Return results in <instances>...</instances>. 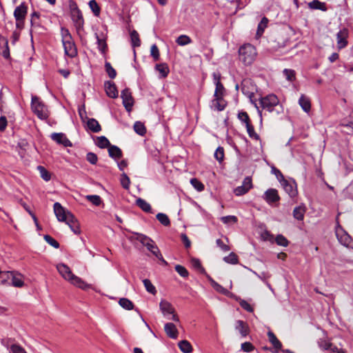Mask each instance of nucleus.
Segmentation results:
<instances>
[{"label":"nucleus","instance_id":"nucleus-47","mask_svg":"<svg viewBox=\"0 0 353 353\" xmlns=\"http://www.w3.org/2000/svg\"><path fill=\"white\" fill-rule=\"evenodd\" d=\"M283 74L285 79L289 81H294L296 79L295 71L291 69H284Z\"/></svg>","mask_w":353,"mask_h":353},{"label":"nucleus","instance_id":"nucleus-15","mask_svg":"<svg viewBox=\"0 0 353 353\" xmlns=\"http://www.w3.org/2000/svg\"><path fill=\"white\" fill-rule=\"evenodd\" d=\"M135 234L137 236L136 239L140 241L144 246H145L149 251H150L152 248H155V244L150 238L139 233H136Z\"/></svg>","mask_w":353,"mask_h":353},{"label":"nucleus","instance_id":"nucleus-46","mask_svg":"<svg viewBox=\"0 0 353 353\" xmlns=\"http://www.w3.org/2000/svg\"><path fill=\"white\" fill-rule=\"evenodd\" d=\"M157 219L162 225L165 226H168L170 224V219L165 214L158 213L157 214Z\"/></svg>","mask_w":353,"mask_h":353},{"label":"nucleus","instance_id":"nucleus-50","mask_svg":"<svg viewBox=\"0 0 353 353\" xmlns=\"http://www.w3.org/2000/svg\"><path fill=\"white\" fill-rule=\"evenodd\" d=\"M223 261L228 263L236 264L238 263V256L235 253L231 252L228 256L223 258Z\"/></svg>","mask_w":353,"mask_h":353},{"label":"nucleus","instance_id":"nucleus-26","mask_svg":"<svg viewBox=\"0 0 353 353\" xmlns=\"http://www.w3.org/2000/svg\"><path fill=\"white\" fill-rule=\"evenodd\" d=\"M299 103L303 111L305 112H310L311 109V103L308 97H305L304 94H301L299 100Z\"/></svg>","mask_w":353,"mask_h":353},{"label":"nucleus","instance_id":"nucleus-52","mask_svg":"<svg viewBox=\"0 0 353 353\" xmlns=\"http://www.w3.org/2000/svg\"><path fill=\"white\" fill-rule=\"evenodd\" d=\"M245 127H246L247 132L251 139H254L256 140L259 139V136L255 132L254 128L251 123L248 124Z\"/></svg>","mask_w":353,"mask_h":353},{"label":"nucleus","instance_id":"nucleus-7","mask_svg":"<svg viewBox=\"0 0 353 353\" xmlns=\"http://www.w3.org/2000/svg\"><path fill=\"white\" fill-rule=\"evenodd\" d=\"M279 100L275 94H268L266 97H261L260 99V105L263 109L269 112H272L274 108L278 105Z\"/></svg>","mask_w":353,"mask_h":353},{"label":"nucleus","instance_id":"nucleus-23","mask_svg":"<svg viewBox=\"0 0 353 353\" xmlns=\"http://www.w3.org/2000/svg\"><path fill=\"white\" fill-rule=\"evenodd\" d=\"M235 329L239 332L243 337H245L248 334V326L246 323L241 320H238L236 321Z\"/></svg>","mask_w":353,"mask_h":353},{"label":"nucleus","instance_id":"nucleus-33","mask_svg":"<svg viewBox=\"0 0 353 353\" xmlns=\"http://www.w3.org/2000/svg\"><path fill=\"white\" fill-rule=\"evenodd\" d=\"M305 212V208L304 206L296 207L293 210V216L299 221H302L304 219Z\"/></svg>","mask_w":353,"mask_h":353},{"label":"nucleus","instance_id":"nucleus-45","mask_svg":"<svg viewBox=\"0 0 353 353\" xmlns=\"http://www.w3.org/2000/svg\"><path fill=\"white\" fill-rule=\"evenodd\" d=\"M89 7L94 13V16L99 17L100 14L101 9L96 0H91L89 2Z\"/></svg>","mask_w":353,"mask_h":353},{"label":"nucleus","instance_id":"nucleus-18","mask_svg":"<svg viewBox=\"0 0 353 353\" xmlns=\"http://www.w3.org/2000/svg\"><path fill=\"white\" fill-rule=\"evenodd\" d=\"M68 216H68V219L65 221V223L70 227L71 230L74 234H80L81 230L77 220L73 214H69Z\"/></svg>","mask_w":353,"mask_h":353},{"label":"nucleus","instance_id":"nucleus-35","mask_svg":"<svg viewBox=\"0 0 353 353\" xmlns=\"http://www.w3.org/2000/svg\"><path fill=\"white\" fill-rule=\"evenodd\" d=\"M155 68L159 72L161 78L166 77L170 72L169 68L166 63L157 64Z\"/></svg>","mask_w":353,"mask_h":353},{"label":"nucleus","instance_id":"nucleus-2","mask_svg":"<svg viewBox=\"0 0 353 353\" xmlns=\"http://www.w3.org/2000/svg\"><path fill=\"white\" fill-rule=\"evenodd\" d=\"M257 55L255 47L250 43L244 44L239 49V59L245 65H251Z\"/></svg>","mask_w":353,"mask_h":353},{"label":"nucleus","instance_id":"nucleus-51","mask_svg":"<svg viewBox=\"0 0 353 353\" xmlns=\"http://www.w3.org/2000/svg\"><path fill=\"white\" fill-rule=\"evenodd\" d=\"M216 88L214 94V97H223L224 92V87L223 85L221 83V81H217V83L215 84Z\"/></svg>","mask_w":353,"mask_h":353},{"label":"nucleus","instance_id":"nucleus-5","mask_svg":"<svg viewBox=\"0 0 353 353\" xmlns=\"http://www.w3.org/2000/svg\"><path fill=\"white\" fill-rule=\"evenodd\" d=\"M335 234L341 245L345 247H350L352 244L353 245L352 238L345 231L339 221L336 222L335 227Z\"/></svg>","mask_w":353,"mask_h":353},{"label":"nucleus","instance_id":"nucleus-43","mask_svg":"<svg viewBox=\"0 0 353 353\" xmlns=\"http://www.w3.org/2000/svg\"><path fill=\"white\" fill-rule=\"evenodd\" d=\"M95 37L97 39V42L98 45V49L102 53H105L107 49V43L103 39L99 38V35L95 33Z\"/></svg>","mask_w":353,"mask_h":353},{"label":"nucleus","instance_id":"nucleus-62","mask_svg":"<svg viewBox=\"0 0 353 353\" xmlns=\"http://www.w3.org/2000/svg\"><path fill=\"white\" fill-rule=\"evenodd\" d=\"M86 160L92 165H95L97 163L98 157L96 154L93 152H88L86 155Z\"/></svg>","mask_w":353,"mask_h":353},{"label":"nucleus","instance_id":"nucleus-25","mask_svg":"<svg viewBox=\"0 0 353 353\" xmlns=\"http://www.w3.org/2000/svg\"><path fill=\"white\" fill-rule=\"evenodd\" d=\"M226 103L223 99V97H214L212 101V108L218 111H222L224 110Z\"/></svg>","mask_w":353,"mask_h":353},{"label":"nucleus","instance_id":"nucleus-16","mask_svg":"<svg viewBox=\"0 0 353 353\" xmlns=\"http://www.w3.org/2000/svg\"><path fill=\"white\" fill-rule=\"evenodd\" d=\"M9 278L12 276V285L17 288H21L24 285L22 276L20 274H15L14 272H6L4 273Z\"/></svg>","mask_w":353,"mask_h":353},{"label":"nucleus","instance_id":"nucleus-42","mask_svg":"<svg viewBox=\"0 0 353 353\" xmlns=\"http://www.w3.org/2000/svg\"><path fill=\"white\" fill-rule=\"evenodd\" d=\"M268 23V19L266 17H263L261 22L258 25L256 34L258 36H261L264 32V30L267 27Z\"/></svg>","mask_w":353,"mask_h":353},{"label":"nucleus","instance_id":"nucleus-61","mask_svg":"<svg viewBox=\"0 0 353 353\" xmlns=\"http://www.w3.org/2000/svg\"><path fill=\"white\" fill-rule=\"evenodd\" d=\"M221 221L223 223L228 224L229 223H236L237 222V217L232 215L222 216L221 218Z\"/></svg>","mask_w":353,"mask_h":353},{"label":"nucleus","instance_id":"nucleus-64","mask_svg":"<svg viewBox=\"0 0 353 353\" xmlns=\"http://www.w3.org/2000/svg\"><path fill=\"white\" fill-rule=\"evenodd\" d=\"M155 248L151 249L150 252L157 256L159 260H161L163 263L165 264H167L166 261L164 260V259L162 256V254L160 252V250H159L158 247L154 245Z\"/></svg>","mask_w":353,"mask_h":353},{"label":"nucleus","instance_id":"nucleus-20","mask_svg":"<svg viewBox=\"0 0 353 353\" xmlns=\"http://www.w3.org/2000/svg\"><path fill=\"white\" fill-rule=\"evenodd\" d=\"M164 330L166 334L171 339H176L178 336V330L175 325L172 323H167L164 325Z\"/></svg>","mask_w":353,"mask_h":353},{"label":"nucleus","instance_id":"nucleus-30","mask_svg":"<svg viewBox=\"0 0 353 353\" xmlns=\"http://www.w3.org/2000/svg\"><path fill=\"white\" fill-rule=\"evenodd\" d=\"M88 128L93 132H99L101 128L99 122L94 119H89L87 122Z\"/></svg>","mask_w":353,"mask_h":353},{"label":"nucleus","instance_id":"nucleus-32","mask_svg":"<svg viewBox=\"0 0 353 353\" xmlns=\"http://www.w3.org/2000/svg\"><path fill=\"white\" fill-rule=\"evenodd\" d=\"M179 348L183 353H190L192 351V346L187 340H183L178 343Z\"/></svg>","mask_w":353,"mask_h":353},{"label":"nucleus","instance_id":"nucleus-6","mask_svg":"<svg viewBox=\"0 0 353 353\" xmlns=\"http://www.w3.org/2000/svg\"><path fill=\"white\" fill-rule=\"evenodd\" d=\"M71 19L77 29L83 28L84 21L83 15L80 10L78 8L75 3H72L70 5Z\"/></svg>","mask_w":353,"mask_h":353},{"label":"nucleus","instance_id":"nucleus-58","mask_svg":"<svg viewBox=\"0 0 353 353\" xmlns=\"http://www.w3.org/2000/svg\"><path fill=\"white\" fill-rule=\"evenodd\" d=\"M214 158L219 161L221 162L224 158V150L222 147H219L214 152Z\"/></svg>","mask_w":353,"mask_h":353},{"label":"nucleus","instance_id":"nucleus-3","mask_svg":"<svg viewBox=\"0 0 353 353\" xmlns=\"http://www.w3.org/2000/svg\"><path fill=\"white\" fill-rule=\"evenodd\" d=\"M275 174L277 179L281 183L285 192L291 197L294 198L297 195L296 184L294 181H288L285 179L283 174L279 170H275Z\"/></svg>","mask_w":353,"mask_h":353},{"label":"nucleus","instance_id":"nucleus-12","mask_svg":"<svg viewBox=\"0 0 353 353\" xmlns=\"http://www.w3.org/2000/svg\"><path fill=\"white\" fill-rule=\"evenodd\" d=\"M121 97L123 100V104L128 112H130L134 104V100L132 93L128 88L122 90Z\"/></svg>","mask_w":353,"mask_h":353},{"label":"nucleus","instance_id":"nucleus-59","mask_svg":"<svg viewBox=\"0 0 353 353\" xmlns=\"http://www.w3.org/2000/svg\"><path fill=\"white\" fill-rule=\"evenodd\" d=\"M176 272L182 277H187L188 276V272L185 268L181 265H176L174 268Z\"/></svg>","mask_w":353,"mask_h":353},{"label":"nucleus","instance_id":"nucleus-34","mask_svg":"<svg viewBox=\"0 0 353 353\" xmlns=\"http://www.w3.org/2000/svg\"><path fill=\"white\" fill-rule=\"evenodd\" d=\"M346 34L344 31H339L336 34L337 44L339 48L341 49L346 46L347 41L345 39Z\"/></svg>","mask_w":353,"mask_h":353},{"label":"nucleus","instance_id":"nucleus-24","mask_svg":"<svg viewBox=\"0 0 353 353\" xmlns=\"http://www.w3.org/2000/svg\"><path fill=\"white\" fill-rule=\"evenodd\" d=\"M64 48V52L65 54L73 58L77 56V50L76 48V46L74 44V42L72 43H68L65 45H63Z\"/></svg>","mask_w":353,"mask_h":353},{"label":"nucleus","instance_id":"nucleus-48","mask_svg":"<svg viewBox=\"0 0 353 353\" xmlns=\"http://www.w3.org/2000/svg\"><path fill=\"white\" fill-rule=\"evenodd\" d=\"M85 198L96 206L100 205L102 203L101 199L99 195H87Z\"/></svg>","mask_w":353,"mask_h":353},{"label":"nucleus","instance_id":"nucleus-36","mask_svg":"<svg viewBox=\"0 0 353 353\" xmlns=\"http://www.w3.org/2000/svg\"><path fill=\"white\" fill-rule=\"evenodd\" d=\"M130 40L133 48L139 47L141 46L139 33L134 30L130 32Z\"/></svg>","mask_w":353,"mask_h":353},{"label":"nucleus","instance_id":"nucleus-37","mask_svg":"<svg viewBox=\"0 0 353 353\" xmlns=\"http://www.w3.org/2000/svg\"><path fill=\"white\" fill-rule=\"evenodd\" d=\"M119 304L121 307L128 310H132L134 307V304L132 302L126 298L120 299L119 301Z\"/></svg>","mask_w":353,"mask_h":353},{"label":"nucleus","instance_id":"nucleus-63","mask_svg":"<svg viewBox=\"0 0 353 353\" xmlns=\"http://www.w3.org/2000/svg\"><path fill=\"white\" fill-rule=\"evenodd\" d=\"M155 248L151 249L150 252L157 256L159 260H161L163 263L165 264H167L166 261L164 260V259L162 256V254L160 252V250H159L158 247L154 245Z\"/></svg>","mask_w":353,"mask_h":353},{"label":"nucleus","instance_id":"nucleus-9","mask_svg":"<svg viewBox=\"0 0 353 353\" xmlns=\"http://www.w3.org/2000/svg\"><path fill=\"white\" fill-rule=\"evenodd\" d=\"M317 345L322 351H330L333 353H345L343 349H339L334 345L330 339H319L317 341Z\"/></svg>","mask_w":353,"mask_h":353},{"label":"nucleus","instance_id":"nucleus-29","mask_svg":"<svg viewBox=\"0 0 353 353\" xmlns=\"http://www.w3.org/2000/svg\"><path fill=\"white\" fill-rule=\"evenodd\" d=\"M308 7L312 10H320L322 11H326V5L323 2H321L319 0H314L308 3Z\"/></svg>","mask_w":353,"mask_h":353},{"label":"nucleus","instance_id":"nucleus-1","mask_svg":"<svg viewBox=\"0 0 353 353\" xmlns=\"http://www.w3.org/2000/svg\"><path fill=\"white\" fill-rule=\"evenodd\" d=\"M57 269L62 277L70 282L72 285L82 290L90 288L91 285L86 283L80 277L74 275L67 265L64 263H59L57 265Z\"/></svg>","mask_w":353,"mask_h":353},{"label":"nucleus","instance_id":"nucleus-13","mask_svg":"<svg viewBox=\"0 0 353 353\" xmlns=\"http://www.w3.org/2000/svg\"><path fill=\"white\" fill-rule=\"evenodd\" d=\"M50 137L54 141L65 147H71L72 145L71 141L63 133L54 132L50 135Z\"/></svg>","mask_w":353,"mask_h":353},{"label":"nucleus","instance_id":"nucleus-41","mask_svg":"<svg viewBox=\"0 0 353 353\" xmlns=\"http://www.w3.org/2000/svg\"><path fill=\"white\" fill-rule=\"evenodd\" d=\"M143 283L144 285V287L147 292L152 294H155L157 293L156 288L153 285V284L151 283V281L148 279H145L143 280Z\"/></svg>","mask_w":353,"mask_h":353},{"label":"nucleus","instance_id":"nucleus-28","mask_svg":"<svg viewBox=\"0 0 353 353\" xmlns=\"http://www.w3.org/2000/svg\"><path fill=\"white\" fill-rule=\"evenodd\" d=\"M109 156L113 159H117L122 157L121 150L116 145H110L108 148Z\"/></svg>","mask_w":353,"mask_h":353},{"label":"nucleus","instance_id":"nucleus-4","mask_svg":"<svg viewBox=\"0 0 353 353\" xmlns=\"http://www.w3.org/2000/svg\"><path fill=\"white\" fill-rule=\"evenodd\" d=\"M31 109L41 119H46L48 117L46 106L37 96H32Z\"/></svg>","mask_w":353,"mask_h":353},{"label":"nucleus","instance_id":"nucleus-10","mask_svg":"<svg viewBox=\"0 0 353 353\" xmlns=\"http://www.w3.org/2000/svg\"><path fill=\"white\" fill-rule=\"evenodd\" d=\"M54 212L57 220L61 222H65L68 219V215L72 214L70 212L65 210L58 202L54 204Z\"/></svg>","mask_w":353,"mask_h":353},{"label":"nucleus","instance_id":"nucleus-11","mask_svg":"<svg viewBox=\"0 0 353 353\" xmlns=\"http://www.w3.org/2000/svg\"><path fill=\"white\" fill-rule=\"evenodd\" d=\"M252 188V179L250 176H247L244 179L243 184L234 190V192L236 196H241L246 194Z\"/></svg>","mask_w":353,"mask_h":353},{"label":"nucleus","instance_id":"nucleus-17","mask_svg":"<svg viewBox=\"0 0 353 353\" xmlns=\"http://www.w3.org/2000/svg\"><path fill=\"white\" fill-rule=\"evenodd\" d=\"M265 200L269 203H273L276 201H279L280 199V197L278 194V192L275 189H268L265 192L264 195Z\"/></svg>","mask_w":353,"mask_h":353},{"label":"nucleus","instance_id":"nucleus-27","mask_svg":"<svg viewBox=\"0 0 353 353\" xmlns=\"http://www.w3.org/2000/svg\"><path fill=\"white\" fill-rule=\"evenodd\" d=\"M61 40L63 45L74 42L69 30L65 28H61Z\"/></svg>","mask_w":353,"mask_h":353},{"label":"nucleus","instance_id":"nucleus-14","mask_svg":"<svg viewBox=\"0 0 353 353\" xmlns=\"http://www.w3.org/2000/svg\"><path fill=\"white\" fill-rule=\"evenodd\" d=\"M28 12V7L25 3H21L14 11V17L16 21L24 20Z\"/></svg>","mask_w":353,"mask_h":353},{"label":"nucleus","instance_id":"nucleus-38","mask_svg":"<svg viewBox=\"0 0 353 353\" xmlns=\"http://www.w3.org/2000/svg\"><path fill=\"white\" fill-rule=\"evenodd\" d=\"M176 42L179 46H183L191 43L192 40L188 35L182 34L176 39Z\"/></svg>","mask_w":353,"mask_h":353},{"label":"nucleus","instance_id":"nucleus-21","mask_svg":"<svg viewBox=\"0 0 353 353\" xmlns=\"http://www.w3.org/2000/svg\"><path fill=\"white\" fill-rule=\"evenodd\" d=\"M268 336L270 342L272 343V345H273V347L274 348V350L272 351V352L277 353L279 350H281V349L282 347L281 343L279 341V340L276 338V336L272 332L269 331L268 332Z\"/></svg>","mask_w":353,"mask_h":353},{"label":"nucleus","instance_id":"nucleus-56","mask_svg":"<svg viewBox=\"0 0 353 353\" xmlns=\"http://www.w3.org/2000/svg\"><path fill=\"white\" fill-rule=\"evenodd\" d=\"M44 239L49 245H50L53 248L57 249L59 248V243L51 236L46 234L44 236Z\"/></svg>","mask_w":353,"mask_h":353},{"label":"nucleus","instance_id":"nucleus-19","mask_svg":"<svg viewBox=\"0 0 353 353\" xmlns=\"http://www.w3.org/2000/svg\"><path fill=\"white\" fill-rule=\"evenodd\" d=\"M105 90L107 95L109 97L112 99H115L118 97V91L116 87V85L111 82L107 81L105 83Z\"/></svg>","mask_w":353,"mask_h":353},{"label":"nucleus","instance_id":"nucleus-40","mask_svg":"<svg viewBox=\"0 0 353 353\" xmlns=\"http://www.w3.org/2000/svg\"><path fill=\"white\" fill-rule=\"evenodd\" d=\"M134 131L139 135H144L146 132V129L143 123L141 121H136L134 124Z\"/></svg>","mask_w":353,"mask_h":353},{"label":"nucleus","instance_id":"nucleus-60","mask_svg":"<svg viewBox=\"0 0 353 353\" xmlns=\"http://www.w3.org/2000/svg\"><path fill=\"white\" fill-rule=\"evenodd\" d=\"M238 118L239 120H241V122L244 123L245 124V126L248 124H250V120L249 118L248 114L245 112H241L238 114Z\"/></svg>","mask_w":353,"mask_h":353},{"label":"nucleus","instance_id":"nucleus-44","mask_svg":"<svg viewBox=\"0 0 353 353\" xmlns=\"http://www.w3.org/2000/svg\"><path fill=\"white\" fill-rule=\"evenodd\" d=\"M37 170L39 171L41 177L46 181H48L51 179L50 172L43 166L39 165Z\"/></svg>","mask_w":353,"mask_h":353},{"label":"nucleus","instance_id":"nucleus-54","mask_svg":"<svg viewBox=\"0 0 353 353\" xmlns=\"http://www.w3.org/2000/svg\"><path fill=\"white\" fill-rule=\"evenodd\" d=\"M190 183L199 192H201L204 190V185L196 178L192 179Z\"/></svg>","mask_w":353,"mask_h":353},{"label":"nucleus","instance_id":"nucleus-39","mask_svg":"<svg viewBox=\"0 0 353 353\" xmlns=\"http://www.w3.org/2000/svg\"><path fill=\"white\" fill-rule=\"evenodd\" d=\"M96 144L100 148H105L107 147H110V145L109 140L104 136L97 137Z\"/></svg>","mask_w":353,"mask_h":353},{"label":"nucleus","instance_id":"nucleus-55","mask_svg":"<svg viewBox=\"0 0 353 353\" xmlns=\"http://www.w3.org/2000/svg\"><path fill=\"white\" fill-rule=\"evenodd\" d=\"M275 241L277 245L284 247L288 246L289 243L288 239L282 234L277 235L276 237L275 238Z\"/></svg>","mask_w":353,"mask_h":353},{"label":"nucleus","instance_id":"nucleus-22","mask_svg":"<svg viewBox=\"0 0 353 353\" xmlns=\"http://www.w3.org/2000/svg\"><path fill=\"white\" fill-rule=\"evenodd\" d=\"M1 344L9 350L10 353H27L25 350L17 344H12L9 346L8 341L3 339Z\"/></svg>","mask_w":353,"mask_h":353},{"label":"nucleus","instance_id":"nucleus-49","mask_svg":"<svg viewBox=\"0 0 353 353\" xmlns=\"http://www.w3.org/2000/svg\"><path fill=\"white\" fill-rule=\"evenodd\" d=\"M105 71L108 73L109 77L110 79H114L117 76V72L116 70L112 68L110 63L105 62Z\"/></svg>","mask_w":353,"mask_h":353},{"label":"nucleus","instance_id":"nucleus-8","mask_svg":"<svg viewBox=\"0 0 353 353\" xmlns=\"http://www.w3.org/2000/svg\"><path fill=\"white\" fill-rule=\"evenodd\" d=\"M160 310L164 316L172 315L171 319L174 321H179V319L175 314L174 307L172 305L166 300H161L159 303Z\"/></svg>","mask_w":353,"mask_h":353},{"label":"nucleus","instance_id":"nucleus-31","mask_svg":"<svg viewBox=\"0 0 353 353\" xmlns=\"http://www.w3.org/2000/svg\"><path fill=\"white\" fill-rule=\"evenodd\" d=\"M136 204L139 206L143 211L145 212H151L152 208L149 203H148L145 200L138 198L136 200Z\"/></svg>","mask_w":353,"mask_h":353},{"label":"nucleus","instance_id":"nucleus-53","mask_svg":"<svg viewBox=\"0 0 353 353\" xmlns=\"http://www.w3.org/2000/svg\"><path fill=\"white\" fill-rule=\"evenodd\" d=\"M120 181L122 187L125 190H128L130 185V180L125 173L121 174Z\"/></svg>","mask_w":353,"mask_h":353},{"label":"nucleus","instance_id":"nucleus-57","mask_svg":"<svg viewBox=\"0 0 353 353\" xmlns=\"http://www.w3.org/2000/svg\"><path fill=\"white\" fill-rule=\"evenodd\" d=\"M211 284L214 289L216 290L217 292H221L223 294H227L228 293V291L226 289H225L223 286L219 285L214 280H211Z\"/></svg>","mask_w":353,"mask_h":353}]
</instances>
